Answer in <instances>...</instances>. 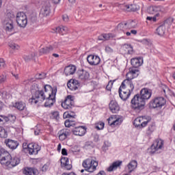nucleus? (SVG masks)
Segmentation results:
<instances>
[{
  "label": "nucleus",
  "mask_w": 175,
  "mask_h": 175,
  "mask_svg": "<svg viewBox=\"0 0 175 175\" xmlns=\"http://www.w3.org/2000/svg\"><path fill=\"white\" fill-rule=\"evenodd\" d=\"M137 10V7L135 4H131L129 5V10L128 12H136Z\"/></svg>",
  "instance_id": "nucleus-47"
},
{
  "label": "nucleus",
  "mask_w": 175,
  "mask_h": 175,
  "mask_svg": "<svg viewBox=\"0 0 175 175\" xmlns=\"http://www.w3.org/2000/svg\"><path fill=\"white\" fill-rule=\"evenodd\" d=\"M64 169L67 170H70L72 169V164L69 163V159H68V162H66L64 165Z\"/></svg>",
  "instance_id": "nucleus-54"
},
{
  "label": "nucleus",
  "mask_w": 175,
  "mask_h": 175,
  "mask_svg": "<svg viewBox=\"0 0 175 175\" xmlns=\"http://www.w3.org/2000/svg\"><path fill=\"white\" fill-rule=\"evenodd\" d=\"M23 150H27L30 155H37L38 152L40 151V148L38 147L37 144L33 143L27 144L26 142L23 144Z\"/></svg>",
  "instance_id": "nucleus-7"
},
{
  "label": "nucleus",
  "mask_w": 175,
  "mask_h": 175,
  "mask_svg": "<svg viewBox=\"0 0 175 175\" xmlns=\"http://www.w3.org/2000/svg\"><path fill=\"white\" fill-rule=\"evenodd\" d=\"M105 50L108 54L114 53V49H113V48L110 47L109 46H106Z\"/></svg>",
  "instance_id": "nucleus-51"
},
{
  "label": "nucleus",
  "mask_w": 175,
  "mask_h": 175,
  "mask_svg": "<svg viewBox=\"0 0 175 175\" xmlns=\"http://www.w3.org/2000/svg\"><path fill=\"white\" fill-rule=\"evenodd\" d=\"M69 29L66 26H60L56 28V32L57 33H61L62 35H65L68 33Z\"/></svg>",
  "instance_id": "nucleus-31"
},
{
  "label": "nucleus",
  "mask_w": 175,
  "mask_h": 175,
  "mask_svg": "<svg viewBox=\"0 0 175 175\" xmlns=\"http://www.w3.org/2000/svg\"><path fill=\"white\" fill-rule=\"evenodd\" d=\"M109 110H111V113H118L120 111V105L117 101L112 100L109 104Z\"/></svg>",
  "instance_id": "nucleus-22"
},
{
  "label": "nucleus",
  "mask_w": 175,
  "mask_h": 175,
  "mask_svg": "<svg viewBox=\"0 0 175 175\" xmlns=\"http://www.w3.org/2000/svg\"><path fill=\"white\" fill-rule=\"evenodd\" d=\"M122 122L120 118H116L115 116H111L108 118V124L110 126L114 127L117 126V125H120Z\"/></svg>",
  "instance_id": "nucleus-19"
},
{
  "label": "nucleus",
  "mask_w": 175,
  "mask_h": 175,
  "mask_svg": "<svg viewBox=\"0 0 175 175\" xmlns=\"http://www.w3.org/2000/svg\"><path fill=\"white\" fill-rule=\"evenodd\" d=\"M62 175H76V174L75 172H70L69 174L64 173Z\"/></svg>",
  "instance_id": "nucleus-63"
},
{
  "label": "nucleus",
  "mask_w": 175,
  "mask_h": 175,
  "mask_svg": "<svg viewBox=\"0 0 175 175\" xmlns=\"http://www.w3.org/2000/svg\"><path fill=\"white\" fill-rule=\"evenodd\" d=\"M54 50V48L53 46L49 45L48 46H45L40 49V53H42V54H49V53H51Z\"/></svg>",
  "instance_id": "nucleus-34"
},
{
  "label": "nucleus",
  "mask_w": 175,
  "mask_h": 175,
  "mask_svg": "<svg viewBox=\"0 0 175 175\" xmlns=\"http://www.w3.org/2000/svg\"><path fill=\"white\" fill-rule=\"evenodd\" d=\"M112 87H113V81H109L107 85L106 86V90H107V91H111Z\"/></svg>",
  "instance_id": "nucleus-55"
},
{
  "label": "nucleus",
  "mask_w": 175,
  "mask_h": 175,
  "mask_svg": "<svg viewBox=\"0 0 175 175\" xmlns=\"http://www.w3.org/2000/svg\"><path fill=\"white\" fill-rule=\"evenodd\" d=\"M9 47L15 51L17 50H20V46L14 42H11L9 44Z\"/></svg>",
  "instance_id": "nucleus-42"
},
{
  "label": "nucleus",
  "mask_w": 175,
  "mask_h": 175,
  "mask_svg": "<svg viewBox=\"0 0 175 175\" xmlns=\"http://www.w3.org/2000/svg\"><path fill=\"white\" fill-rule=\"evenodd\" d=\"M154 131H155V123H151L148 126V128L147 130V134L151 135V133H152V132H154Z\"/></svg>",
  "instance_id": "nucleus-38"
},
{
  "label": "nucleus",
  "mask_w": 175,
  "mask_h": 175,
  "mask_svg": "<svg viewBox=\"0 0 175 175\" xmlns=\"http://www.w3.org/2000/svg\"><path fill=\"white\" fill-rule=\"evenodd\" d=\"M131 64L133 68H139L143 65V58L142 57H135L133 58L131 60Z\"/></svg>",
  "instance_id": "nucleus-24"
},
{
  "label": "nucleus",
  "mask_w": 175,
  "mask_h": 175,
  "mask_svg": "<svg viewBox=\"0 0 175 175\" xmlns=\"http://www.w3.org/2000/svg\"><path fill=\"white\" fill-rule=\"evenodd\" d=\"M5 60L3 59H0V69H3L5 68Z\"/></svg>",
  "instance_id": "nucleus-58"
},
{
  "label": "nucleus",
  "mask_w": 175,
  "mask_h": 175,
  "mask_svg": "<svg viewBox=\"0 0 175 175\" xmlns=\"http://www.w3.org/2000/svg\"><path fill=\"white\" fill-rule=\"evenodd\" d=\"M129 72H131L132 75L133 76H135V77H137V76H139V74H137V72H139V70H137L136 69L129 70Z\"/></svg>",
  "instance_id": "nucleus-57"
},
{
  "label": "nucleus",
  "mask_w": 175,
  "mask_h": 175,
  "mask_svg": "<svg viewBox=\"0 0 175 175\" xmlns=\"http://www.w3.org/2000/svg\"><path fill=\"white\" fill-rule=\"evenodd\" d=\"M14 17V14L8 13L7 14V18L3 21V27L6 32H12L14 29V23H13Z\"/></svg>",
  "instance_id": "nucleus-5"
},
{
  "label": "nucleus",
  "mask_w": 175,
  "mask_h": 175,
  "mask_svg": "<svg viewBox=\"0 0 175 175\" xmlns=\"http://www.w3.org/2000/svg\"><path fill=\"white\" fill-rule=\"evenodd\" d=\"M79 79L83 80V81L88 80L90 79V73L85 70H81L79 72Z\"/></svg>",
  "instance_id": "nucleus-27"
},
{
  "label": "nucleus",
  "mask_w": 175,
  "mask_h": 175,
  "mask_svg": "<svg viewBox=\"0 0 175 175\" xmlns=\"http://www.w3.org/2000/svg\"><path fill=\"white\" fill-rule=\"evenodd\" d=\"M67 87L69 90H71V91H76V90H78L79 87H80V84L77 80H73L72 82H68Z\"/></svg>",
  "instance_id": "nucleus-23"
},
{
  "label": "nucleus",
  "mask_w": 175,
  "mask_h": 175,
  "mask_svg": "<svg viewBox=\"0 0 175 175\" xmlns=\"http://www.w3.org/2000/svg\"><path fill=\"white\" fill-rule=\"evenodd\" d=\"M159 12H161V7L159 6H150L148 8V13L149 14H156V13Z\"/></svg>",
  "instance_id": "nucleus-30"
},
{
  "label": "nucleus",
  "mask_w": 175,
  "mask_h": 175,
  "mask_svg": "<svg viewBox=\"0 0 175 175\" xmlns=\"http://www.w3.org/2000/svg\"><path fill=\"white\" fill-rule=\"evenodd\" d=\"M173 24V18H169L165 20L164 23L157 29V33L159 36H163L166 32V27H169Z\"/></svg>",
  "instance_id": "nucleus-6"
},
{
  "label": "nucleus",
  "mask_w": 175,
  "mask_h": 175,
  "mask_svg": "<svg viewBox=\"0 0 175 175\" xmlns=\"http://www.w3.org/2000/svg\"><path fill=\"white\" fill-rule=\"evenodd\" d=\"M72 132L75 136H84L87 132V128L84 126H77L74 128Z\"/></svg>",
  "instance_id": "nucleus-13"
},
{
  "label": "nucleus",
  "mask_w": 175,
  "mask_h": 175,
  "mask_svg": "<svg viewBox=\"0 0 175 175\" xmlns=\"http://www.w3.org/2000/svg\"><path fill=\"white\" fill-rule=\"evenodd\" d=\"M64 118H72V116L68 112H65L63 115Z\"/></svg>",
  "instance_id": "nucleus-60"
},
{
  "label": "nucleus",
  "mask_w": 175,
  "mask_h": 175,
  "mask_svg": "<svg viewBox=\"0 0 175 175\" xmlns=\"http://www.w3.org/2000/svg\"><path fill=\"white\" fill-rule=\"evenodd\" d=\"M51 118L53 120H58V118H59V113H58V111L52 112Z\"/></svg>",
  "instance_id": "nucleus-48"
},
{
  "label": "nucleus",
  "mask_w": 175,
  "mask_h": 175,
  "mask_svg": "<svg viewBox=\"0 0 175 175\" xmlns=\"http://www.w3.org/2000/svg\"><path fill=\"white\" fill-rule=\"evenodd\" d=\"M150 148L153 150V152L158 151V150H162V148H163V140L161 139H156Z\"/></svg>",
  "instance_id": "nucleus-15"
},
{
  "label": "nucleus",
  "mask_w": 175,
  "mask_h": 175,
  "mask_svg": "<svg viewBox=\"0 0 175 175\" xmlns=\"http://www.w3.org/2000/svg\"><path fill=\"white\" fill-rule=\"evenodd\" d=\"M121 88H125L126 90L130 92H133V90H135L133 81L129 80H124L120 85V89Z\"/></svg>",
  "instance_id": "nucleus-12"
},
{
  "label": "nucleus",
  "mask_w": 175,
  "mask_h": 175,
  "mask_svg": "<svg viewBox=\"0 0 175 175\" xmlns=\"http://www.w3.org/2000/svg\"><path fill=\"white\" fill-rule=\"evenodd\" d=\"M60 162H61L62 167H65V163H66V162H68V158L67 157H62V159H60Z\"/></svg>",
  "instance_id": "nucleus-49"
},
{
  "label": "nucleus",
  "mask_w": 175,
  "mask_h": 175,
  "mask_svg": "<svg viewBox=\"0 0 175 175\" xmlns=\"http://www.w3.org/2000/svg\"><path fill=\"white\" fill-rule=\"evenodd\" d=\"M45 77H46V73H44V72L37 74L36 75V79H45Z\"/></svg>",
  "instance_id": "nucleus-53"
},
{
  "label": "nucleus",
  "mask_w": 175,
  "mask_h": 175,
  "mask_svg": "<svg viewBox=\"0 0 175 175\" xmlns=\"http://www.w3.org/2000/svg\"><path fill=\"white\" fill-rule=\"evenodd\" d=\"M62 18H63V21L65 23H68L69 22V16L68 15H66V14L63 15Z\"/></svg>",
  "instance_id": "nucleus-59"
},
{
  "label": "nucleus",
  "mask_w": 175,
  "mask_h": 175,
  "mask_svg": "<svg viewBox=\"0 0 175 175\" xmlns=\"http://www.w3.org/2000/svg\"><path fill=\"white\" fill-rule=\"evenodd\" d=\"M58 135L59 140L64 142V140L68 138V136H70V130L68 129H64L59 131Z\"/></svg>",
  "instance_id": "nucleus-18"
},
{
  "label": "nucleus",
  "mask_w": 175,
  "mask_h": 175,
  "mask_svg": "<svg viewBox=\"0 0 175 175\" xmlns=\"http://www.w3.org/2000/svg\"><path fill=\"white\" fill-rule=\"evenodd\" d=\"M5 144L8 148H10L11 150H16V148L18 147V142L10 139H5Z\"/></svg>",
  "instance_id": "nucleus-21"
},
{
  "label": "nucleus",
  "mask_w": 175,
  "mask_h": 175,
  "mask_svg": "<svg viewBox=\"0 0 175 175\" xmlns=\"http://www.w3.org/2000/svg\"><path fill=\"white\" fill-rule=\"evenodd\" d=\"M122 165V161H115L107 168V172H113L116 170L118 167H120V165Z\"/></svg>",
  "instance_id": "nucleus-29"
},
{
  "label": "nucleus",
  "mask_w": 175,
  "mask_h": 175,
  "mask_svg": "<svg viewBox=\"0 0 175 175\" xmlns=\"http://www.w3.org/2000/svg\"><path fill=\"white\" fill-rule=\"evenodd\" d=\"M131 109L137 113H140L146 106V103L140 98V94H135L131 99Z\"/></svg>",
  "instance_id": "nucleus-3"
},
{
  "label": "nucleus",
  "mask_w": 175,
  "mask_h": 175,
  "mask_svg": "<svg viewBox=\"0 0 175 175\" xmlns=\"http://www.w3.org/2000/svg\"><path fill=\"white\" fill-rule=\"evenodd\" d=\"M55 95H57V88H51L49 85L44 86V91H36V96L39 100L45 101V107H51L55 103Z\"/></svg>",
  "instance_id": "nucleus-1"
},
{
  "label": "nucleus",
  "mask_w": 175,
  "mask_h": 175,
  "mask_svg": "<svg viewBox=\"0 0 175 175\" xmlns=\"http://www.w3.org/2000/svg\"><path fill=\"white\" fill-rule=\"evenodd\" d=\"M77 68L74 65H69L65 67L64 73L65 76H71L76 73Z\"/></svg>",
  "instance_id": "nucleus-20"
},
{
  "label": "nucleus",
  "mask_w": 175,
  "mask_h": 175,
  "mask_svg": "<svg viewBox=\"0 0 175 175\" xmlns=\"http://www.w3.org/2000/svg\"><path fill=\"white\" fill-rule=\"evenodd\" d=\"M62 155H68V150H66L65 148H63L62 150Z\"/></svg>",
  "instance_id": "nucleus-61"
},
{
  "label": "nucleus",
  "mask_w": 175,
  "mask_h": 175,
  "mask_svg": "<svg viewBox=\"0 0 175 175\" xmlns=\"http://www.w3.org/2000/svg\"><path fill=\"white\" fill-rule=\"evenodd\" d=\"M40 14L44 17H47V16L50 14V5L49 4H46L42 8Z\"/></svg>",
  "instance_id": "nucleus-26"
},
{
  "label": "nucleus",
  "mask_w": 175,
  "mask_h": 175,
  "mask_svg": "<svg viewBox=\"0 0 175 175\" xmlns=\"http://www.w3.org/2000/svg\"><path fill=\"white\" fill-rule=\"evenodd\" d=\"M98 161L92 159V157L86 159L82 163L83 167L85 168V172H89V173H94L98 167Z\"/></svg>",
  "instance_id": "nucleus-4"
},
{
  "label": "nucleus",
  "mask_w": 175,
  "mask_h": 175,
  "mask_svg": "<svg viewBox=\"0 0 175 175\" xmlns=\"http://www.w3.org/2000/svg\"><path fill=\"white\" fill-rule=\"evenodd\" d=\"M148 122L150 120H148L146 117L140 116L134 120V125L137 128H144V126H147Z\"/></svg>",
  "instance_id": "nucleus-11"
},
{
  "label": "nucleus",
  "mask_w": 175,
  "mask_h": 175,
  "mask_svg": "<svg viewBox=\"0 0 175 175\" xmlns=\"http://www.w3.org/2000/svg\"><path fill=\"white\" fill-rule=\"evenodd\" d=\"M142 44H145L146 46H151V41L148 39H143L141 41Z\"/></svg>",
  "instance_id": "nucleus-50"
},
{
  "label": "nucleus",
  "mask_w": 175,
  "mask_h": 175,
  "mask_svg": "<svg viewBox=\"0 0 175 175\" xmlns=\"http://www.w3.org/2000/svg\"><path fill=\"white\" fill-rule=\"evenodd\" d=\"M64 124L66 128H70V126H73V125H75V120H66L64 122Z\"/></svg>",
  "instance_id": "nucleus-41"
},
{
  "label": "nucleus",
  "mask_w": 175,
  "mask_h": 175,
  "mask_svg": "<svg viewBox=\"0 0 175 175\" xmlns=\"http://www.w3.org/2000/svg\"><path fill=\"white\" fill-rule=\"evenodd\" d=\"M87 61L90 65L95 66L100 64V58L98 55H90L87 57Z\"/></svg>",
  "instance_id": "nucleus-14"
},
{
  "label": "nucleus",
  "mask_w": 175,
  "mask_h": 175,
  "mask_svg": "<svg viewBox=\"0 0 175 175\" xmlns=\"http://www.w3.org/2000/svg\"><path fill=\"white\" fill-rule=\"evenodd\" d=\"M29 102L30 103H31V105H33V104L36 105V103H42V101L40 100L38 96H36V92L34 96H33L31 97V98H30L29 100Z\"/></svg>",
  "instance_id": "nucleus-35"
},
{
  "label": "nucleus",
  "mask_w": 175,
  "mask_h": 175,
  "mask_svg": "<svg viewBox=\"0 0 175 175\" xmlns=\"http://www.w3.org/2000/svg\"><path fill=\"white\" fill-rule=\"evenodd\" d=\"M118 92L119 96L122 100H126L131 96V94H132V92L126 90L125 88H121V86L119 88Z\"/></svg>",
  "instance_id": "nucleus-17"
},
{
  "label": "nucleus",
  "mask_w": 175,
  "mask_h": 175,
  "mask_svg": "<svg viewBox=\"0 0 175 175\" xmlns=\"http://www.w3.org/2000/svg\"><path fill=\"white\" fill-rule=\"evenodd\" d=\"M33 57H35V53H31L28 55H25L23 58L26 62H29V61H31V59H33Z\"/></svg>",
  "instance_id": "nucleus-39"
},
{
  "label": "nucleus",
  "mask_w": 175,
  "mask_h": 175,
  "mask_svg": "<svg viewBox=\"0 0 175 175\" xmlns=\"http://www.w3.org/2000/svg\"><path fill=\"white\" fill-rule=\"evenodd\" d=\"M12 117L13 120L15 119V117L13 115H9L8 116H0V124H3L4 122H8L9 120H11L10 118H12Z\"/></svg>",
  "instance_id": "nucleus-32"
},
{
  "label": "nucleus",
  "mask_w": 175,
  "mask_h": 175,
  "mask_svg": "<svg viewBox=\"0 0 175 175\" xmlns=\"http://www.w3.org/2000/svg\"><path fill=\"white\" fill-rule=\"evenodd\" d=\"M53 46V49H58L59 46V43L58 42H55L53 45H51Z\"/></svg>",
  "instance_id": "nucleus-62"
},
{
  "label": "nucleus",
  "mask_w": 175,
  "mask_h": 175,
  "mask_svg": "<svg viewBox=\"0 0 175 175\" xmlns=\"http://www.w3.org/2000/svg\"><path fill=\"white\" fill-rule=\"evenodd\" d=\"M75 106V100H73V97L71 95H68L64 102L62 103V107L66 109V110H70L72 107Z\"/></svg>",
  "instance_id": "nucleus-10"
},
{
  "label": "nucleus",
  "mask_w": 175,
  "mask_h": 175,
  "mask_svg": "<svg viewBox=\"0 0 175 175\" xmlns=\"http://www.w3.org/2000/svg\"><path fill=\"white\" fill-rule=\"evenodd\" d=\"M21 162L20 158L17 157H12L9 152L1 150L0 153V163L7 167V169H13Z\"/></svg>",
  "instance_id": "nucleus-2"
},
{
  "label": "nucleus",
  "mask_w": 175,
  "mask_h": 175,
  "mask_svg": "<svg viewBox=\"0 0 175 175\" xmlns=\"http://www.w3.org/2000/svg\"><path fill=\"white\" fill-rule=\"evenodd\" d=\"M14 106L16 107V109L20 110L21 111H22V110H25L26 107L25 103L23 101L16 103Z\"/></svg>",
  "instance_id": "nucleus-33"
},
{
  "label": "nucleus",
  "mask_w": 175,
  "mask_h": 175,
  "mask_svg": "<svg viewBox=\"0 0 175 175\" xmlns=\"http://www.w3.org/2000/svg\"><path fill=\"white\" fill-rule=\"evenodd\" d=\"M135 77L133 75L130 71H129V72H127L126 74V79H124V80H129V81H132V80H133Z\"/></svg>",
  "instance_id": "nucleus-46"
},
{
  "label": "nucleus",
  "mask_w": 175,
  "mask_h": 175,
  "mask_svg": "<svg viewBox=\"0 0 175 175\" xmlns=\"http://www.w3.org/2000/svg\"><path fill=\"white\" fill-rule=\"evenodd\" d=\"M6 81V74L0 75V83H5Z\"/></svg>",
  "instance_id": "nucleus-56"
},
{
  "label": "nucleus",
  "mask_w": 175,
  "mask_h": 175,
  "mask_svg": "<svg viewBox=\"0 0 175 175\" xmlns=\"http://www.w3.org/2000/svg\"><path fill=\"white\" fill-rule=\"evenodd\" d=\"M96 129H98V131H101V129H103L105 128V123L100 122L96 125Z\"/></svg>",
  "instance_id": "nucleus-45"
},
{
  "label": "nucleus",
  "mask_w": 175,
  "mask_h": 175,
  "mask_svg": "<svg viewBox=\"0 0 175 175\" xmlns=\"http://www.w3.org/2000/svg\"><path fill=\"white\" fill-rule=\"evenodd\" d=\"M16 23L21 28H25L28 24L27 15L24 12H18L16 15Z\"/></svg>",
  "instance_id": "nucleus-9"
},
{
  "label": "nucleus",
  "mask_w": 175,
  "mask_h": 175,
  "mask_svg": "<svg viewBox=\"0 0 175 175\" xmlns=\"http://www.w3.org/2000/svg\"><path fill=\"white\" fill-rule=\"evenodd\" d=\"M119 8H120L122 10H126L127 12L129 10V5L120 4Z\"/></svg>",
  "instance_id": "nucleus-52"
},
{
  "label": "nucleus",
  "mask_w": 175,
  "mask_h": 175,
  "mask_svg": "<svg viewBox=\"0 0 175 175\" xmlns=\"http://www.w3.org/2000/svg\"><path fill=\"white\" fill-rule=\"evenodd\" d=\"M166 105V99L163 97H157L154 99L152 100L149 106L150 109H157L158 107H162V106H165Z\"/></svg>",
  "instance_id": "nucleus-8"
},
{
  "label": "nucleus",
  "mask_w": 175,
  "mask_h": 175,
  "mask_svg": "<svg viewBox=\"0 0 175 175\" xmlns=\"http://www.w3.org/2000/svg\"><path fill=\"white\" fill-rule=\"evenodd\" d=\"M127 167L129 169V173H132L136 167H137V161L136 160H132L130 161V163L128 164Z\"/></svg>",
  "instance_id": "nucleus-28"
},
{
  "label": "nucleus",
  "mask_w": 175,
  "mask_h": 175,
  "mask_svg": "<svg viewBox=\"0 0 175 175\" xmlns=\"http://www.w3.org/2000/svg\"><path fill=\"white\" fill-rule=\"evenodd\" d=\"M110 39V34H102L98 37V40H109Z\"/></svg>",
  "instance_id": "nucleus-44"
},
{
  "label": "nucleus",
  "mask_w": 175,
  "mask_h": 175,
  "mask_svg": "<svg viewBox=\"0 0 175 175\" xmlns=\"http://www.w3.org/2000/svg\"><path fill=\"white\" fill-rule=\"evenodd\" d=\"M34 133L36 136H38V135H39V133H40V130H36L34 131Z\"/></svg>",
  "instance_id": "nucleus-64"
},
{
  "label": "nucleus",
  "mask_w": 175,
  "mask_h": 175,
  "mask_svg": "<svg viewBox=\"0 0 175 175\" xmlns=\"http://www.w3.org/2000/svg\"><path fill=\"white\" fill-rule=\"evenodd\" d=\"M152 93L147 88H144L140 92L139 98L146 103V100H148L151 98Z\"/></svg>",
  "instance_id": "nucleus-16"
},
{
  "label": "nucleus",
  "mask_w": 175,
  "mask_h": 175,
  "mask_svg": "<svg viewBox=\"0 0 175 175\" xmlns=\"http://www.w3.org/2000/svg\"><path fill=\"white\" fill-rule=\"evenodd\" d=\"M117 28H118V31H123V32H124L125 29H126L128 27L126 26V23H119L118 25Z\"/></svg>",
  "instance_id": "nucleus-40"
},
{
  "label": "nucleus",
  "mask_w": 175,
  "mask_h": 175,
  "mask_svg": "<svg viewBox=\"0 0 175 175\" xmlns=\"http://www.w3.org/2000/svg\"><path fill=\"white\" fill-rule=\"evenodd\" d=\"M126 25L127 27V28H136V27H137V24L136 23V22L133 21H129L127 22H126Z\"/></svg>",
  "instance_id": "nucleus-36"
},
{
  "label": "nucleus",
  "mask_w": 175,
  "mask_h": 175,
  "mask_svg": "<svg viewBox=\"0 0 175 175\" xmlns=\"http://www.w3.org/2000/svg\"><path fill=\"white\" fill-rule=\"evenodd\" d=\"M123 49H126L128 54H133V47H132L131 44H125L124 45H123Z\"/></svg>",
  "instance_id": "nucleus-37"
},
{
  "label": "nucleus",
  "mask_w": 175,
  "mask_h": 175,
  "mask_svg": "<svg viewBox=\"0 0 175 175\" xmlns=\"http://www.w3.org/2000/svg\"><path fill=\"white\" fill-rule=\"evenodd\" d=\"M0 137L4 139L8 137V132H6V130L2 127L0 128Z\"/></svg>",
  "instance_id": "nucleus-43"
},
{
  "label": "nucleus",
  "mask_w": 175,
  "mask_h": 175,
  "mask_svg": "<svg viewBox=\"0 0 175 175\" xmlns=\"http://www.w3.org/2000/svg\"><path fill=\"white\" fill-rule=\"evenodd\" d=\"M23 174L38 175V174H39V172L36 169L27 167H25V169L23 170Z\"/></svg>",
  "instance_id": "nucleus-25"
}]
</instances>
